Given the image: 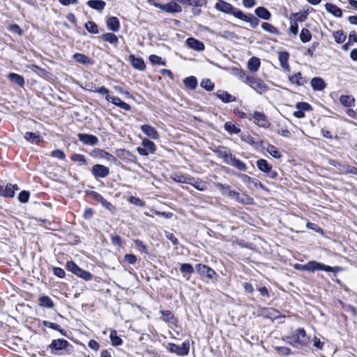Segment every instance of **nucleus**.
Here are the masks:
<instances>
[{"label":"nucleus","instance_id":"nucleus-1","mask_svg":"<svg viewBox=\"0 0 357 357\" xmlns=\"http://www.w3.org/2000/svg\"><path fill=\"white\" fill-rule=\"evenodd\" d=\"M66 266L68 271L86 281H89L93 278V275L91 273L82 269L73 261H68Z\"/></svg>","mask_w":357,"mask_h":357},{"label":"nucleus","instance_id":"nucleus-2","mask_svg":"<svg viewBox=\"0 0 357 357\" xmlns=\"http://www.w3.org/2000/svg\"><path fill=\"white\" fill-rule=\"evenodd\" d=\"M257 93H266L269 90V86L261 78L251 75L247 83Z\"/></svg>","mask_w":357,"mask_h":357},{"label":"nucleus","instance_id":"nucleus-3","mask_svg":"<svg viewBox=\"0 0 357 357\" xmlns=\"http://www.w3.org/2000/svg\"><path fill=\"white\" fill-rule=\"evenodd\" d=\"M215 8L224 13L232 15L237 19L241 12V10L223 0H218L215 4Z\"/></svg>","mask_w":357,"mask_h":357},{"label":"nucleus","instance_id":"nucleus-4","mask_svg":"<svg viewBox=\"0 0 357 357\" xmlns=\"http://www.w3.org/2000/svg\"><path fill=\"white\" fill-rule=\"evenodd\" d=\"M302 271H324L326 272L333 271V268L331 266L325 265L322 263H319L315 261H311L307 262L305 264L300 265Z\"/></svg>","mask_w":357,"mask_h":357},{"label":"nucleus","instance_id":"nucleus-5","mask_svg":"<svg viewBox=\"0 0 357 357\" xmlns=\"http://www.w3.org/2000/svg\"><path fill=\"white\" fill-rule=\"evenodd\" d=\"M167 349L178 356H185L189 352L190 345L188 342H184L179 346L174 343H169L167 347Z\"/></svg>","mask_w":357,"mask_h":357},{"label":"nucleus","instance_id":"nucleus-6","mask_svg":"<svg viewBox=\"0 0 357 357\" xmlns=\"http://www.w3.org/2000/svg\"><path fill=\"white\" fill-rule=\"evenodd\" d=\"M295 340L291 343L292 345L298 344L302 347L307 346L310 342V337L307 335L305 331L303 328H299L295 331Z\"/></svg>","mask_w":357,"mask_h":357},{"label":"nucleus","instance_id":"nucleus-7","mask_svg":"<svg viewBox=\"0 0 357 357\" xmlns=\"http://www.w3.org/2000/svg\"><path fill=\"white\" fill-rule=\"evenodd\" d=\"M19 190L17 184L8 183L6 186L0 185V196L12 198L15 191Z\"/></svg>","mask_w":357,"mask_h":357},{"label":"nucleus","instance_id":"nucleus-8","mask_svg":"<svg viewBox=\"0 0 357 357\" xmlns=\"http://www.w3.org/2000/svg\"><path fill=\"white\" fill-rule=\"evenodd\" d=\"M91 174L96 178H105L109 175V169L105 165L96 164L92 167Z\"/></svg>","mask_w":357,"mask_h":357},{"label":"nucleus","instance_id":"nucleus-9","mask_svg":"<svg viewBox=\"0 0 357 357\" xmlns=\"http://www.w3.org/2000/svg\"><path fill=\"white\" fill-rule=\"evenodd\" d=\"M154 6L169 13H180L182 10L181 6L175 2H171L166 4L154 3Z\"/></svg>","mask_w":357,"mask_h":357},{"label":"nucleus","instance_id":"nucleus-10","mask_svg":"<svg viewBox=\"0 0 357 357\" xmlns=\"http://www.w3.org/2000/svg\"><path fill=\"white\" fill-rule=\"evenodd\" d=\"M91 195L93 196V199L100 203L104 208H105L112 213L115 212V206L112 203L108 202L106 199H105L100 194H99L97 192H92Z\"/></svg>","mask_w":357,"mask_h":357},{"label":"nucleus","instance_id":"nucleus-11","mask_svg":"<svg viewBox=\"0 0 357 357\" xmlns=\"http://www.w3.org/2000/svg\"><path fill=\"white\" fill-rule=\"evenodd\" d=\"M196 271L201 275H205L208 279H213L217 275L215 271L209 266L199 264L196 266Z\"/></svg>","mask_w":357,"mask_h":357},{"label":"nucleus","instance_id":"nucleus-12","mask_svg":"<svg viewBox=\"0 0 357 357\" xmlns=\"http://www.w3.org/2000/svg\"><path fill=\"white\" fill-rule=\"evenodd\" d=\"M214 153L220 158L223 160V162L229 165V162L232 158L233 155L231 151L226 147L219 146L214 150Z\"/></svg>","mask_w":357,"mask_h":357},{"label":"nucleus","instance_id":"nucleus-13","mask_svg":"<svg viewBox=\"0 0 357 357\" xmlns=\"http://www.w3.org/2000/svg\"><path fill=\"white\" fill-rule=\"evenodd\" d=\"M254 122L258 126L266 128L270 126V123L267 119L266 115L259 112H255L253 114Z\"/></svg>","mask_w":357,"mask_h":357},{"label":"nucleus","instance_id":"nucleus-14","mask_svg":"<svg viewBox=\"0 0 357 357\" xmlns=\"http://www.w3.org/2000/svg\"><path fill=\"white\" fill-rule=\"evenodd\" d=\"M77 137L84 144L89 146L96 145L99 142L96 136L90 134L79 133Z\"/></svg>","mask_w":357,"mask_h":357},{"label":"nucleus","instance_id":"nucleus-15","mask_svg":"<svg viewBox=\"0 0 357 357\" xmlns=\"http://www.w3.org/2000/svg\"><path fill=\"white\" fill-rule=\"evenodd\" d=\"M238 19L250 23L251 27L257 28L259 25V20L252 14H245L243 11L238 15Z\"/></svg>","mask_w":357,"mask_h":357},{"label":"nucleus","instance_id":"nucleus-16","mask_svg":"<svg viewBox=\"0 0 357 357\" xmlns=\"http://www.w3.org/2000/svg\"><path fill=\"white\" fill-rule=\"evenodd\" d=\"M69 342L62 338L53 340L51 344L48 346V348L54 349L55 351H60L66 349L69 346Z\"/></svg>","mask_w":357,"mask_h":357},{"label":"nucleus","instance_id":"nucleus-17","mask_svg":"<svg viewBox=\"0 0 357 357\" xmlns=\"http://www.w3.org/2000/svg\"><path fill=\"white\" fill-rule=\"evenodd\" d=\"M132 66L138 70H144L146 64L141 57H136L133 54H130L128 58Z\"/></svg>","mask_w":357,"mask_h":357},{"label":"nucleus","instance_id":"nucleus-18","mask_svg":"<svg viewBox=\"0 0 357 357\" xmlns=\"http://www.w3.org/2000/svg\"><path fill=\"white\" fill-rule=\"evenodd\" d=\"M141 130L149 137L158 139L159 138V133L156 129L150 125H142L141 126Z\"/></svg>","mask_w":357,"mask_h":357},{"label":"nucleus","instance_id":"nucleus-19","mask_svg":"<svg viewBox=\"0 0 357 357\" xmlns=\"http://www.w3.org/2000/svg\"><path fill=\"white\" fill-rule=\"evenodd\" d=\"M215 94L224 103L234 102L236 100L235 96L223 90H218Z\"/></svg>","mask_w":357,"mask_h":357},{"label":"nucleus","instance_id":"nucleus-20","mask_svg":"<svg viewBox=\"0 0 357 357\" xmlns=\"http://www.w3.org/2000/svg\"><path fill=\"white\" fill-rule=\"evenodd\" d=\"M289 58V54L287 52H278V59L280 61V66L285 71L290 70L289 65L288 63Z\"/></svg>","mask_w":357,"mask_h":357},{"label":"nucleus","instance_id":"nucleus-21","mask_svg":"<svg viewBox=\"0 0 357 357\" xmlns=\"http://www.w3.org/2000/svg\"><path fill=\"white\" fill-rule=\"evenodd\" d=\"M160 313L164 321L172 325H176L177 319L170 310H160Z\"/></svg>","mask_w":357,"mask_h":357},{"label":"nucleus","instance_id":"nucleus-22","mask_svg":"<svg viewBox=\"0 0 357 357\" xmlns=\"http://www.w3.org/2000/svg\"><path fill=\"white\" fill-rule=\"evenodd\" d=\"M326 11L335 17H341L342 16V10L341 8L331 3L325 4Z\"/></svg>","mask_w":357,"mask_h":357},{"label":"nucleus","instance_id":"nucleus-23","mask_svg":"<svg viewBox=\"0 0 357 357\" xmlns=\"http://www.w3.org/2000/svg\"><path fill=\"white\" fill-rule=\"evenodd\" d=\"M310 84L314 91H323L326 87V84L321 77L312 78Z\"/></svg>","mask_w":357,"mask_h":357},{"label":"nucleus","instance_id":"nucleus-24","mask_svg":"<svg viewBox=\"0 0 357 357\" xmlns=\"http://www.w3.org/2000/svg\"><path fill=\"white\" fill-rule=\"evenodd\" d=\"M188 184L192 185L195 188L200 191H204L207 189L208 184L206 181L199 178H195L192 176V180Z\"/></svg>","mask_w":357,"mask_h":357},{"label":"nucleus","instance_id":"nucleus-25","mask_svg":"<svg viewBox=\"0 0 357 357\" xmlns=\"http://www.w3.org/2000/svg\"><path fill=\"white\" fill-rule=\"evenodd\" d=\"M107 26L109 30L114 32L118 31L120 29V22L116 17H109L107 20Z\"/></svg>","mask_w":357,"mask_h":357},{"label":"nucleus","instance_id":"nucleus-26","mask_svg":"<svg viewBox=\"0 0 357 357\" xmlns=\"http://www.w3.org/2000/svg\"><path fill=\"white\" fill-rule=\"evenodd\" d=\"M186 43L189 47L195 50L202 51L204 50V45L194 38H188Z\"/></svg>","mask_w":357,"mask_h":357},{"label":"nucleus","instance_id":"nucleus-27","mask_svg":"<svg viewBox=\"0 0 357 357\" xmlns=\"http://www.w3.org/2000/svg\"><path fill=\"white\" fill-rule=\"evenodd\" d=\"M172 179L177 183L188 184L192 180V176L183 173H175L172 176Z\"/></svg>","mask_w":357,"mask_h":357},{"label":"nucleus","instance_id":"nucleus-28","mask_svg":"<svg viewBox=\"0 0 357 357\" xmlns=\"http://www.w3.org/2000/svg\"><path fill=\"white\" fill-rule=\"evenodd\" d=\"M88 6L91 8L101 12L105 7L106 3L102 0H89L86 2Z\"/></svg>","mask_w":357,"mask_h":357},{"label":"nucleus","instance_id":"nucleus-29","mask_svg":"<svg viewBox=\"0 0 357 357\" xmlns=\"http://www.w3.org/2000/svg\"><path fill=\"white\" fill-rule=\"evenodd\" d=\"M261 65L260 59L257 57L253 56L248 60V68L252 73L257 72Z\"/></svg>","mask_w":357,"mask_h":357},{"label":"nucleus","instance_id":"nucleus-30","mask_svg":"<svg viewBox=\"0 0 357 357\" xmlns=\"http://www.w3.org/2000/svg\"><path fill=\"white\" fill-rule=\"evenodd\" d=\"M255 14L259 17L265 20H268L271 14L265 7L259 6L257 7L255 10Z\"/></svg>","mask_w":357,"mask_h":357},{"label":"nucleus","instance_id":"nucleus-31","mask_svg":"<svg viewBox=\"0 0 357 357\" xmlns=\"http://www.w3.org/2000/svg\"><path fill=\"white\" fill-rule=\"evenodd\" d=\"M38 303L41 307L50 309L54 307L53 301L47 296H40L38 298Z\"/></svg>","mask_w":357,"mask_h":357},{"label":"nucleus","instance_id":"nucleus-32","mask_svg":"<svg viewBox=\"0 0 357 357\" xmlns=\"http://www.w3.org/2000/svg\"><path fill=\"white\" fill-rule=\"evenodd\" d=\"M73 58L77 63H79L82 64L86 65V64H91L92 63L91 59L84 54L75 53L73 54Z\"/></svg>","mask_w":357,"mask_h":357},{"label":"nucleus","instance_id":"nucleus-33","mask_svg":"<svg viewBox=\"0 0 357 357\" xmlns=\"http://www.w3.org/2000/svg\"><path fill=\"white\" fill-rule=\"evenodd\" d=\"M100 38L102 40L114 45H116L119 42L118 37L113 33H103L101 35Z\"/></svg>","mask_w":357,"mask_h":357},{"label":"nucleus","instance_id":"nucleus-34","mask_svg":"<svg viewBox=\"0 0 357 357\" xmlns=\"http://www.w3.org/2000/svg\"><path fill=\"white\" fill-rule=\"evenodd\" d=\"M8 78L9 79V80L10 82L15 83L16 84H17L20 86H23L24 84V77L17 73H10L8 75Z\"/></svg>","mask_w":357,"mask_h":357},{"label":"nucleus","instance_id":"nucleus-35","mask_svg":"<svg viewBox=\"0 0 357 357\" xmlns=\"http://www.w3.org/2000/svg\"><path fill=\"white\" fill-rule=\"evenodd\" d=\"M229 165L235 167L238 170L245 171L247 169L246 165L243 161L236 158L234 156H233L229 162Z\"/></svg>","mask_w":357,"mask_h":357},{"label":"nucleus","instance_id":"nucleus-36","mask_svg":"<svg viewBox=\"0 0 357 357\" xmlns=\"http://www.w3.org/2000/svg\"><path fill=\"white\" fill-rule=\"evenodd\" d=\"M183 84L185 87L194 90L197 86V79L194 76H190L183 79Z\"/></svg>","mask_w":357,"mask_h":357},{"label":"nucleus","instance_id":"nucleus-37","mask_svg":"<svg viewBox=\"0 0 357 357\" xmlns=\"http://www.w3.org/2000/svg\"><path fill=\"white\" fill-rule=\"evenodd\" d=\"M96 152L98 153V156L105 159L106 160L112 163H115L116 162V158L115 156L112 155V154L109 153L108 152L104 150L97 149Z\"/></svg>","mask_w":357,"mask_h":357},{"label":"nucleus","instance_id":"nucleus-38","mask_svg":"<svg viewBox=\"0 0 357 357\" xmlns=\"http://www.w3.org/2000/svg\"><path fill=\"white\" fill-rule=\"evenodd\" d=\"M43 325L53 330L59 331L62 335H66V332L64 329L61 328L60 326L56 323H52L49 321H43Z\"/></svg>","mask_w":357,"mask_h":357},{"label":"nucleus","instance_id":"nucleus-39","mask_svg":"<svg viewBox=\"0 0 357 357\" xmlns=\"http://www.w3.org/2000/svg\"><path fill=\"white\" fill-rule=\"evenodd\" d=\"M24 139L32 143H38L40 142V135L38 132H26L24 135Z\"/></svg>","mask_w":357,"mask_h":357},{"label":"nucleus","instance_id":"nucleus-40","mask_svg":"<svg viewBox=\"0 0 357 357\" xmlns=\"http://www.w3.org/2000/svg\"><path fill=\"white\" fill-rule=\"evenodd\" d=\"M340 102L345 107H351L354 105L355 99L351 96L342 95L340 97Z\"/></svg>","mask_w":357,"mask_h":357},{"label":"nucleus","instance_id":"nucleus-41","mask_svg":"<svg viewBox=\"0 0 357 357\" xmlns=\"http://www.w3.org/2000/svg\"><path fill=\"white\" fill-rule=\"evenodd\" d=\"M256 165L258 167V169L266 173L268 171L271 170V168L272 166L268 163V162L264 159H259L257 161Z\"/></svg>","mask_w":357,"mask_h":357},{"label":"nucleus","instance_id":"nucleus-42","mask_svg":"<svg viewBox=\"0 0 357 357\" xmlns=\"http://www.w3.org/2000/svg\"><path fill=\"white\" fill-rule=\"evenodd\" d=\"M234 75L241 79L243 82L247 84L248 82V79L251 77V75H249L246 73L245 71H244L242 69H236L234 70Z\"/></svg>","mask_w":357,"mask_h":357},{"label":"nucleus","instance_id":"nucleus-43","mask_svg":"<svg viewBox=\"0 0 357 357\" xmlns=\"http://www.w3.org/2000/svg\"><path fill=\"white\" fill-rule=\"evenodd\" d=\"M290 82L292 83H296L298 86H303L305 82V79L302 77L301 73H298L294 75H292L289 77Z\"/></svg>","mask_w":357,"mask_h":357},{"label":"nucleus","instance_id":"nucleus-44","mask_svg":"<svg viewBox=\"0 0 357 357\" xmlns=\"http://www.w3.org/2000/svg\"><path fill=\"white\" fill-rule=\"evenodd\" d=\"M307 17V14L305 13H292L290 15V20H293L296 22H304Z\"/></svg>","mask_w":357,"mask_h":357},{"label":"nucleus","instance_id":"nucleus-45","mask_svg":"<svg viewBox=\"0 0 357 357\" xmlns=\"http://www.w3.org/2000/svg\"><path fill=\"white\" fill-rule=\"evenodd\" d=\"M142 145L149 151V153H154L155 152V145L150 139H144L142 140Z\"/></svg>","mask_w":357,"mask_h":357},{"label":"nucleus","instance_id":"nucleus-46","mask_svg":"<svg viewBox=\"0 0 357 357\" xmlns=\"http://www.w3.org/2000/svg\"><path fill=\"white\" fill-rule=\"evenodd\" d=\"M109 337L112 342V344L114 347L120 346L123 343L121 338L117 335L116 331L115 330H112L111 331Z\"/></svg>","mask_w":357,"mask_h":357},{"label":"nucleus","instance_id":"nucleus-47","mask_svg":"<svg viewBox=\"0 0 357 357\" xmlns=\"http://www.w3.org/2000/svg\"><path fill=\"white\" fill-rule=\"evenodd\" d=\"M84 27L91 33L96 34L99 33L98 25L93 21L86 22Z\"/></svg>","mask_w":357,"mask_h":357},{"label":"nucleus","instance_id":"nucleus-48","mask_svg":"<svg viewBox=\"0 0 357 357\" xmlns=\"http://www.w3.org/2000/svg\"><path fill=\"white\" fill-rule=\"evenodd\" d=\"M333 36L335 42L339 44L344 43L347 38L346 35L342 30L333 31Z\"/></svg>","mask_w":357,"mask_h":357},{"label":"nucleus","instance_id":"nucleus-49","mask_svg":"<svg viewBox=\"0 0 357 357\" xmlns=\"http://www.w3.org/2000/svg\"><path fill=\"white\" fill-rule=\"evenodd\" d=\"M238 202L243 204H252L254 203V199L249 195L246 194H243L238 195V197L236 200Z\"/></svg>","mask_w":357,"mask_h":357},{"label":"nucleus","instance_id":"nucleus-50","mask_svg":"<svg viewBox=\"0 0 357 357\" xmlns=\"http://www.w3.org/2000/svg\"><path fill=\"white\" fill-rule=\"evenodd\" d=\"M181 2L195 7H202L206 4V0H181Z\"/></svg>","mask_w":357,"mask_h":357},{"label":"nucleus","instance_id":"nucleus-51","mask_svg":"<svg viewBox=\"0 0 357 357\" xmlns=\"http://www.w3.org/2000/svg\"><path fill=\"white\" fill-rule=\"evenodd\" d=\"M224 128L229 134H238L241 132V129L231 122H226Z\"/></svg>","mask_w":357,"mask_h":357},{"label":"nucleus","instance_id":"nucleus-52","mask_svg":"<svg viewBox=\"0 0 357 357\" xmlns=\"http://www.w3.org/2000/svg\"><path fill=\"white\" fill-rule=\"evenodd\" d=\"M312 38V34L307 29H303L300 33V39L303 43H307Z\"/></svg>","mask_w":357,"mask_h":357},{"label":"nucleus","instance_id":"nucleus-53","mask_svg":"<svg viewBox=\"0 0 357 357\" xmlns=\"http://www.w3.org/2000/svg\"><path fill=\"white\" fill-rule=\"evenodd\" d=\"M261 28L264 31H266L270 33H272V34H278V29L270 23L263 22L261 24Z\"/></svg>","mask_w":357,"mask_h":357},{"label":"nucleus","instance_id":"nucleus-54","mask_svg":"<svg viewBox=\"0 0 357 357\" xmlns=\"http://www.w3.org/2000/svg\"><path fill=\"white\" fill-rule=\"evenodd\" d=\"M200 86L207 91H211L215 85L210 79H204L201 82Z\"/></svg>","mask_w":357,"mask_h":357},{"label":"nucleus","instance_id":"nucleus-55","mask_svg":"<svg viewBox=\"0 0 357 357\" xmlns=\"http://www.w3.org/2000/svg\"><path fill=\"white\" fill-rule=\"evenodd\" d=\"M128 202L130 204H134L137 206H139V207L145 206V202L143 200H142L141 199L136 197L135 196L129 197L128 199Z\"/></svg>","mask_w":357,"mask_h":357},{"label":"nucleus","instance_id":"nucleus-56","mask_svg":"<svg viewBox=\"0 0 357 357\" xmlns=\"http://www.w3.org/2000/svg\"><path fill=\"white\" fill-rule=\"evenodd\" d=\"M89 91L99 93L100 95L105 96V97L107 96H109V89H107L105 86H101L99 88L92 86L91 89H89Z\"/></svg>","mask_w":357,"mask_h":357},{"label":"nucleus","instance_id":"nucleus-57","mask_svg":"<svg viewBox=\"0 0 357 357\" xmlns=\"http://www.w3.org/2000/svg\"><path fill=\"white\" fill-rule=\"evenodd\" d=\"M267 151L275 158H280L282 157L281 153L273 145H269L267 147Z\"/></svg>","mask_w":357,"mask_h":357},{"label":"nucleus","instance_id":"nucleus-58","mask_svg":"<svg viewBox=\"0 0 357 357\" xmlns=\"http://www.w3.org/2000/svg\"><path fill=\"white\" fill-rule=\"evenodd\" d=\"M180 271L183 273L192 274L194 272V268L190 264H182L180 266Z\"/></svg>","mask_w":357,"mask_h":357},{"label":"nucleus","instance_id":"nucleus-59","mask_svg":"<svg viewBox=\"0 0 357 357\" xmlns=\"http://www.w3.org/2000/svg\"><path fill=\"white\" fill-rule=\"evenodd\" d=\"M215 185L223 195H227L229 190H231V188L229 185H224L220 183H215Z\"/></svg>","mask_w":357,"mask_h":357},{"label":"nucleus","instance_id":"nucleus-60","mask_svg":"<svg viewBox=\"0 0 357 357\" xmlns=\"http://www.w3.org/2000/svg\"><path fill=\"white\" fill-rule=\"evenodd\" d=\"M296 108L304 112V111H310L312 109L311 105L305 102H299L296 105Z\"/></svg>","mask_w":357,"mask_h":357},{"label":"nucleus","instance_id":"nucleus-61","mask_svg":"<svg viewBox=\"0 0 357 357\" xmlns=\"http://www.w3.org/2000/svg\"><path fill=\"white\" fill-rule=\"evenodd\" d=\"M71 160L74 162H79L81 165H86V160L83 155L74 153L70 157Z\"/></svg>","mask_w":357,"mask_h":357},{"label":"nucleus","instance_id":"nucleus-62","mask_svg":"<svg viewBox=\"0 0 357 357\" xmlns=\"http://www.w3.org/2000/svg\"><path fill=\"white\" fill-rule=\"evenodd\" d=\"M30 193L28 191L22 190L18 195V200L21 203H26L29 201Z\"/></svg>","mask_w":357,"mask_h":357},{"label":"nucleus","instance_id":"nucleus-63","mask_svg":"<svg viewBox=\"0 0 357 357\" xmlns=\"http://www.w3.org/2000/svg\"><path fill=\"white\" fill-rule=\"evenodd\" d=\"M135 245L136 248L139 250L141 252L143 253H147V247L146 245L140 240L137 239L134 241Z\"/></svg>","mask_w":357,"mask_h":357},{"label":"nucleus","instance_id":"nucleus-64","mask_svg":"<svg viewBox=\"0 0 357 357\" xmlns=\"http://www.w3.org/2000/svg\"><path fill=\"white\" fill-rule=\"evenodd\" d=\"M149 60L153 64H158L161 66L165 65V62L162 59V58L155 54L151 55L149 56Z\"/></svg>","mask_w":357,"mask_h":357}]
</instances>
